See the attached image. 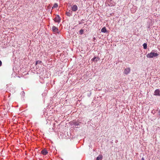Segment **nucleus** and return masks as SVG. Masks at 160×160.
Here are the masks:
<instances>
[{
  "instance_id": "1",
  "label": "nucleus",
  "mask_w": 160,
  "mask_h": 160,
  "mask_svg": "<svg viewBox=\"0 0 160 160\" xmlns=\"http://www.w3.org/2000/svg\"><path fill=\"white\" fill-rule=\"evenodd\" d=\"M158 54L157 53L151 52L147 54L146 56L148 58H152L158 56Z\"/></svg>"
},
{
  "instance_id": "2",
  "label": "nucleus",
  "mask_w": 160,
  "mask_h": 160,
  "mask_svg": "<svg viewBox=\"0 0 160 160\" xmlns=\"http://www.w3.org/2000/svg\"><path fill=\"white\" fill-rule=\"evenodd\" d=\"M130 70L131 69L130 68L128 67L124 68L123 73L126 75H128L130 73Z\"/></svg>"
},
{
  "instance_id": "3",
  "label": "nucleus",
  "mask_w": 160,
  "mask_h": 160,
  "mask_svg": "<svg viewBox=\"0 0 160 160\" xmlns=\"http://www.w3.org/2000/svg\"><path fill=\"white\" fill-rule=\"evenodd\" d=\"M72 11L73 12L76 11L78 9V7L77 5H74L71 8Z\"/></svg>"
},
{
  "instance_id": "4",
  "label": "nucleus",
  "mask_w": 160,
  "mask_h": 160,
  "mask_svg": "<svg viewBox=\"0 0 160 160\" xmlns=\"http://www.w3.org/2000/svg\"><path fill=\"white\" fill-rule=\"evenodd\" d=\"M54 20L55 22L59 23L60 21V18L58 15L56 16V17L54 19Z\"/></svg>"
},
{
  "instance_id": "5",
  "label": "nucleus",
  "mask_w": 160,
  "mask_h": 160,
  "mask_svg": "<svg viewBox=\"0 0 160 160\" xmlns=\"http://www.w3.org/2000/svg\"><path fill=\"white\" fill-rule=\"evenodd\" d=\"M52 29L53 32L54 33H57L58 32V29L57 27L54 26L52 27Z\"/></svg>"
},
{
  "instance_id": "6",
  "label": "nucleus",
  "mask_w": 160,
  "mask_h": 160,
  "mask_svg": "<svg viewBox=\"0 0 160 160\" xmlns=\"http://www.w3.org/2000/svg\"><path fill=\"white\" fill-rule=\"evenodd\" d=\"M41 153L44 155H46L48 153V152L47 150L44 149L41 151Z\"/></svg>"
},
{
  "instance_id": "7",
  "label": "nucleus",
  "mask_w": 160,
  "mask_h": 160,
  "mask_svg": "<svg viewBox=\"0 0 160 160\" xmlns=\"http://www.w3.org/2000/svg\"><path fill=\"white\" fill-rule=\"evenodd\" d=\"M160 92L158 89L156 90L154 92V95H160Z\"/></svg>"
},
{
  "instance_id": "8",
  "label": "nucleus",
  "mask_w": 160,
  "mask_h": 160,
  "mask_svg": "<svg viewBox=\"0 0 160 160\" xmlns=\"http://www.w3.org/2000/svg\"><path fill=\"white\" fill-rule=\"evenodd\" d=\"M101 31L103 32H107V30L105 27L103 28L101 30Z\"/></svg>"
},
{
  "instance_id": "9",
  "label": "nucleus",
  "mask_w": 160,
  "mask_h": 160,
  "mask_svg": "<svg viewBox=\"0 0 160 160\" xmlns=\"http://www.w3.org/2000/svg\"><path fill=\"white\" fill-rule=\"evenodd\" d=\"M143 46L144 49H146L147 48V44L146 43H144L143 44Z\"/></svg>"
},
{
  "instance_id": "10",
  "label": "nucleus",
  "mask_w": 160,
  "mask_h": 160,
  "mask_svg": "<svg viewBox=\"0 0 160 160\" xmlns=\"http://www.w3.org/2000/svg\"><path fill=\"white\" fill-rule=\"evenodd\" d=\"M102 158L101 156L99 155L98 157L97 158V160H100L102 159Z\"/></svg>"
},
{
  "instance_id": "11",
  "label": "nucleus",
  "mask_w": 160,
  "mask_h": 160,
  "mask_svg": "<svg viewBox=\"0 0 160 160\" xmlns=\"http://www.w3.org/2000/svg\"><path fill=\"white\" fill-rule=\"evenodd\" d=\"M58 6V4L57 3H55L54 4L53 7H52V8H56Z\"/></svg>"
},
{
  "instance_id": "12",
  "label": "nucleus",
  "mask_w": 160,
  "mask_h": 160,
  "mask_svg": "<svg viewBox=\"0 0 160 160\" xmlns=\"http://www.w3.org/2000/svg\"><path fill=\"white\" fill-rule=\"evenodd\" d=\"M83 32V30L82 29L80 30L79 31V33L81 35L82 34Z\"/></svg>"
},
{
  "instance_id": "13",
  "label": "nucleus",
  "mask_w": 160,
  "mask_h": 160,
  "mask_svg": "<svg viewBox=\"0 0 160 160\" xmlns=\"http://www.w3.org/2000/svg\"><path fill=\"white\" fill-rule=\"evenodd\" d=\"M96 58V57H94L92 59V60L93 61H95V59ZM99 59V58H97V59L96 60V61H97Z\"/></svg>"
},
{
  "instance_id": "14",
  "label": "nucleus",
  "mask_w": 160,
  "mask_h": 160,
  "mask_svg": "<svg viewBox=\"0 0 160 160\" xmlns=\"http://www.w3.org/2000/svg\"><path fill=\"white\" fill-rule=\"evenodd\" d=\"M66 14H67V15L68 16H70L71 15V14L69 12H67Z\"/></svg>"
},
{
  "instance_id": "15",
  "label": "nucleus",
  "mask_w": 160,
  "mask_h": 160,
  "mask_svg": "<svg viewBox=\"0 0 160 160\" xmlns=\"http://www.w3.org/2000/svg\"><path fill=\"white\" fill-rule=\"evenodd\" d=\"M41 62V61H37L36 62V64H37L38 63H40Z\"/></svg>"
},
{
  "instance_id": "16",
  "label": "nucleus",
  "mask_w": 160,
  "mask_h": 160,
  "mask_svg": "<svg viewBox=\"0 0 160 160\" xmlns=\"http://www.w3.org/2000/svg\"><path fill=\"white\" fill-rule=\"evenodd\" d=\"M2 65V62L0 60V67Z\"/></svg>"
},
{
  "instance_id": "17",
  "label": "nucleus",
  "mask_w": 160,
  "mask_h": 160,
  "mask_svg": "<svg viewBox=\"0 0 160 160\" xmlns=\"http://www.w3.org/2000/svg\"><path fill=\"white\" fill-rule=\"evenodd\" d=\"M141 160H144V158L143 157H142V159Z\"/></svg>"
},
{
  "instance_id": "18",
  "label": "nucleus",
  "mask_w": 160,
  "mask_h": 160,
  "mask_svg": "<svg viewBox=\"0 0 160 160\" xmlns=\"http://www.w3.org/2000/svg\"><path fill=\"white\" fill-rule=\"evenodd\" d=\"M93 39L94 40H95L96 39V38L95 37L94 38H93Z\"/></svg>"
},
{
  "instance_id": "19",
  "label": "nucleus",
  "mask_w": 160,
  "mask_h": 160,
  "mask_svg": "<svg viewBox=\"0 0 160 160\" xmlns=\"http://www.w3.org/2000/svg\"><path fill=\"white\" fill-rule=\"evenodd\" d=\"M159 113H160V112H159Z\"/></svg>"
}]
</instances>
